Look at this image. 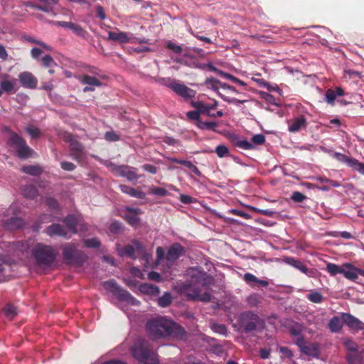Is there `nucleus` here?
I'll return each instance as SVG.
<instances>
[{
	"label": "nucleus",
	"mask_w": 364,
	"mask_h": 364,
	"mask_svg": "<svg viewBox=\"0 0 364 364\" xmlns=\"http://www.w3.org/2000/svg\"><path fill=\"white\" fill-rule=\"evenodd\" d=\"M211 328L213 331H214L216 333H220V334H226L227 333V328L223 324H217L214 323L211 326Z\"/></svg>",
	"instance_id": "52"
},
{
	"label": "nucleus",
	"mask_w": 364,
	"mask_h": 364,
	"mask_svg": "<svg viewBox=\"0 0 364 364\" xmlns=\"http://www.w3.org/2000/svg\"><path fill=\"white\" fill-rule=\"evenodd\" d=\"M60 166L62 168L66 171H73L75 168L73 163L68 161H63Z\"/></svg>",
	"instance_id": "62"
},
{
	"label": "nucleus",
	"mask_w": 364,
	"mask_h": 364,
	"mask_svg": "<svg viewBox=\"0 0 364 364\" xmlns=\"http://www.w3.org/2000/svg\"><path fill=\"white\" fill-rule=\"evenodd\" d=\"M65 141L69 143L71 154L76 159L80 158L83 150L82 144L71 134L65 136Z\"/></svg>",
	"instance_id": "18"
},
{
	"label": "nucleus",
	"mask_w": 364,
	"mask_h": 364,
	"mask_svg": "<svg viewBox=\"0 0 364 364\" xmlns=\"http://www.w3.org/2000/svg\"><path fill=\"white\" fill-rule=\"evenodd\" d=\"M0 87L3 92H5L8 94L16 91L14 90V83L12 81L7 80H4L0 82Z\"/></svg>",
	"instance_id": "35"
},
{
	"label": "nucleus",
	"mask_w": 364,
	"mask_h": 364,
	"mask_svg": "<svg viewBox=\"0 0 364 364\" xmlns=\"http://www.w3.org/2000/svg\"><path fill=\"white\" fill-rule=\"evenodd\" d=\"M18 80L25 88L36 89L38 84L37 78L30 72H21L18 75Z\"/></svg>",
	"instance_id": "14"
},
{
	"label": "nucleus",
	"mask_w": 364,
	"mask_h": 364,
	"mask_svg": "<svg viewBox=\"0 0 364 364\" xmlns=\"http://www.w3.org/2000/svg\"><path fill=\"white\" fill-rule=\"evenodd\" d=\"M9 264L4 258L0 257V282H4L7 278Z\"/></svg>",
	"instance_id": "31"
},
{
	"label": "nucleus",
	"mask_w": 364,
	"mask_h": 364,
	"mask_svg": "<svg viewBox=\"0 0 364 364\" xmlns=\"http://www.w3.org/2000/svg\"><path fill=\"white\" fill-rule=\"evenodd\" d=\"M16 206L11 205L5 212L4 215L0 216V220L9 229L20 228L23 225L22 219L16 218Z\"/></svg>",
	"instance_id": "9"
},
{
	"label": "nucleus",
	"mask_w": 364,
	"mask_h": 364,
	"mask_svg": "<svg viewBox=\"0 0 364 364\" xmlns=\"http://www.w3.org/2000/svg\"><path fill=\"white\" fill-rule=\"evenodd\" d=\"M109 39L117 41L121 43H125L129 42V38L127 34L124 32H114L109 31L108 33Z\"/></svg>",
	"instance_id": "26"
},
{
	"label": "nucleus",
	"mask_w": 364,
	"mask_h": 364,
	"mask_svg": "<svg viewBox=\"0 0 364 364\" xmlns=\"http://www.w3.org/2000/svg\"><path fill=\"white\" fill-rule=\"evenodd\" d=\"M141 213L139 208L127 207L124 212L123 217L127 223L132 226H137L139 224L138 215Z\"/></svg>",
	"instance_id": "17"
},
{
	"label": "nucleus",
	"mask_w": 364,
	"mask_h": 364,
	"mask_svg": "<svg viewBox=\"0 0 364 364\" xmlns=\"http://www.w3.org/2000/svg\"><path fill=\"white\" fill-rule=\"evenodd\" d=\"M252 210L254 212H255V213H261V214H262L264 215H266V216H268V217H272L275 214H277V212L271 210H268V209L263 210V209H259V208H255V207H252Z\"/></svg>",
	"instance_id": "51"
},
{
	"label": "nucleus",
	"mask_w": 364,
	"mask_h": 364,
	"mask_svg": "<svg viewBox=\"0 0 364 364\" xmlns=\"http://www.w3.org/2000/svg\"><path fill=\"white\" fill-rule=\"evenodd\" d=\"M347 359L350 364H360V359L355 353H349L347 355Z\"/></svg>",
	"instance_id": "54"
},
{
	"label": "nucleus",
	"mask_w": 364,
	"mask_h": 364,
	"mask_svg": "<svg viewBox=\"0 0 364 364\" xmlns=\"http://www.w3.org/2000/svg\"><path fill=\"white\" fill-rule=\"evenodd\" d=\"M36 263L41 266H50L55 259L56 252L49 245L42 243L36 244L31 250Z\"/></svg>",
	"instance_id": "5"
},
{
	"label": "nucleus",
	"mask_w": 364,
	"mask_h": 364,
	"mask_svg": "<svg viewBox=\"0 0 364 364\" xmlns=\"http://www.w3.org/2000/svg\"><path fill=\"white\" fill-rule=\"evenodd\" d=\"M26 132L31 136L32 139H38L41 136V130L33 126H28L26 127Z\"/></svg>",
	"instance_id": "42"
},
{
	"label": "nucleus",
	"mask_w": 364,
	"mask_h": 364,
	"mask_svg": "<svg viewBox=\"0 0 364 364\" xmlns=\"http://www.w3.org/2000/svg\"><path fill=\"white\" fill-rule=\"evenodd\" d=\"M358 268L355 267L350 263H345L342 265L341 274L350 280H355L358 278Z\"/></svg>",
	"instance_id": "21"
},
{
	"label": "nucleus",
	"mask_w": 364,
	"mask_h": 364,
	"mask_svg": "<svg viewBox=\"0 0 364 364\" xmlns=\"http://www.w3.org/2000/svg\"><path fill=\"white\" fill-rule=\"evenodd\" d=\"M243 279L247 284L251 286L256 284L257 282H258V278L251 273H245L243 275Z\"/></svg>",
	"instance_id": "48"
},
{
	"label": "nucleus",
	"mask_w": 364,
	"mask_h": 364,
	"mask_svg": "<svg viewBox=\"0 0 364 364\" xmlns=\"http://www.w3.org/2000/svg\"><path fill=\"white\" fill-rule=\"evenodd\" d=\"M164 250L161 247H158L156 249V264L158 265L160 262L164 259Z\"/></svg>",
	"instance_id": "59"
},
{
	"label": "nucleus",
	"mask_w": 364,
	"mask_h": 364,
	"mask_svg": "<svg viewBox=\"0 0 364 364\" xmlns=\"http://www.w3.org/2000/svg\"><path fill=\"white\" fill-rule=\"evenodd\" d=\"M55 24L60 27L71 30L75 34L82 38H86L87 36V32L79 24L70 21H56Z\"/></svg>",
	"instance_id": "15"
},
{
	"label": "nucleus",
	"mask_w": 364,
	"mask_h": 364,
	"mask_svg": "<svg viewBox=\"0 0 364 364\" xmlns=\"http://www.w3.org/2000/svg\"><path fill=\"white\" fill-rule=\"evenodd\" d=\"M149 193L158 196H164L167 195L168 191L164 188L151 187L149 190Z\"/></svg>",
	"instance_id": "49"
},
{
	"label": "nucleus",
	"mask_w": 364,
	"mask_h": 364,
	"mask_svg": "<svg viewBox=\"0 0 364 364\" xmlns=\"http://www.w3.org/2000/svg\"><path fill=\"white\" fill-rule=\"evenodd\" d=\"M239 321L245 332L255 331L257 326H259L262 323L259 317L256 314L251 311H245L241 314Z\"/></svg>",
	"instance_id": "8"
},
{
	"label": "nucleus",
	"mask_w": 364,
	"mask_h": 364,
	"mask_svg": "<svg viewBox=\"0 0 364 364\" xmlns=\"http://www.w3.org/2000/svg\"><path fill=\"white\" fill-rule=\"evenodd\" d=\"M105 139L109 141H116L119 139V136L114 132H107L105 134Z\"/></svg>",
	"instance_id": "53"
},
{
	"label": "nucleus",
	"mask_w": 364,
	"mask_h": 364,
	"mask_svg": "<svg viewBox=\"0 0 364 364\" xmlns=\"http://www.w3.org/2000/svg\"><path fill=\"white\" fill-rule=\"evenodd\" d=\"M343 343L346 348L352 353H356L358 349V345L349 338H343Z\"/></svg>",
	"instance_id": "41"
},
{
	"label": "nucleus",
	"mask_w": 364,
	"mask_h": 364,
	"mask_svg": "<svg viewBox=\"0 0 364 364\" xmlns=\"http://www.w3.org/2000/svg\"><path fill=\"white\" fill-rule=\"evenodd\" d=\"M252 141L257 145L263 144L265 142V136L262 134L254 135L252 137Z\"/></svg>",
	"instance_id": "55"
},
{
	"label": "nucleus",
	"mask_w": 364,
	"mask_h": 364,
	"mask_svg": "<svg viewBox=\"0 0 364 364\" xmlns=\"http://www.w3.org/2000/svg\"><path fill=\"white\" fill-rule=\"evenodd\" d=\"M224 82H221L220 80L215 77H208L205 81V85L208 88L212 89L226 102L229 104H235V105H240L244 104L247 102L246 100H238L237 98H230L228 97L219 92V88L221 87V84Z\"/></svg>",
	"instance_id": "10"
},
{
	"label": "nucleus",
	"mask_w": 364,
	"mask_h": 364,
	"mask_svg": "<svg viewBox=\"0 0 364 364\" xmlns=\"http://www.w3.org/2000/svg\"><path fill=\"white\" fill-rule=\"evenodd\" d=\"M307 299L313 303L320 304L323 301L324 298L321 293L313 290L307 295Z\"/></svg>",
	"instance_id": "36"
},
{
	"label": "nucleus",
	"mask_w": 364,
	"mask_h": 364,
	"mask_svg": "<svg viewBox=\"0 0 364 364\" xmlns=\"http://www.w3.org/2000/svg\"><path fill=\"white\" fill-rule=\"evenodd\" d=\"M190 280L187 282H180L176 286V289L180 294H185L188 299L199 300L208 302L211 300V294L208 291L201 293L200 287H208L214 283V279L198 267H191L187 270Z\"/></svg>",
	"instance_id": "1"
},
{
	"label": "nucleus",
	"mask_w": 364,
	"mask_h": 364,
	"mask_svg": "<svg viewBox=\"0 0 364 364\" xmlns=\"http://www.w3.org/2000/svg\"><path fill=\"white\" fill-rule=\"evenodd\" d=\"M78 79L82 84L96 87L102 85V82L97 77L88 75H81Z\"/></svg>",
	"instance_id": "27"
},
{
	"label": "nucleus",
	"mask_w": 364,
	"mask_h": 364,
	"mask_svg": "<svg viewBox=\"0 0 364 364\" xmlns=\"http://www.w3.org/2000/svg\"><path fill=\"white\" fill-rule=\"evenodd\" d=\"M110 231L114 233H117L122 230V225L118 222H114L110 225Z\"/></svg>",
	"instance_id": "63"
},
{
	"label": "nucleus",
	"mask_w": 364,
	"mask_h": 364,
	"mask_svg": "<svg viewBox=\"0 0 364 364\" xmlns=\"http://www.w3.org/2000/svg\"><path fill=\"white\" fill-rule=\"evenodd\" d=\"M22 171L32 176H38L43 172L42 168L38 165L23 166Z\"/></svg>",
	"instance_id": "33"
},
{
	"label": "nucleus",
	"mask_w": 364,
	"mask_h": 364,
	"mask_svg": "<svg viewBox=\"0 0 364 364\" xmlns=\"http://www.w3.org/2000/svg\"><path fill=\"white\" fill-rule=\"evenodd\" d=\"M66 224V229L58 224H53L46 228V232L48 235L70 237L71 235L77 232L79 230H85V225L82 223L80 216L68 215L64 220Z\"/></svg>",
	"instance_id": "4"
},
{
	"label": "nucleus",
	"mask_w": 364,
	"mask_h": 364,
	"mask_svg": "<svg viewBox=\"0 0 364 364\" xmlns=\"http://www.w3.org/2000/svg\"><path fill=\"white\" fill-rule=\"evenodd\" d=\"M104 164L110 168L114 174L127 178L129 181L136 180L139 176L136 172V168L127 166H117L111 161H104Z\"/></svg>",
	"instance_id": "7"
},
{
	"label": "nucleus",
	"mask_w": 364,
	"mask_h": 364,
	"mask_svg": "<svg viewBox=\"0 0 364 364\" xmlns=\"http://www.w3.org/2000/svg\"><path fill=\"white\" fill-rule=\"evenodd\" d=\"M328 328L332 333L339 332L343 328V323L338 316H333L328 323Z\"/></svg>",
	"instance_id": "29"
},
{
	"label": "nucleus",
	"mask_w": 364,
	"mask_h": 364,
	"mask_svg": "<svg viewBox=\"0 0 364 364\" xmlns=\"http://www.w3.org/2000/svg\"><path fill=\"white\" fill-rule=\"evenodd\" d=\"M43 4L42 5H34L33 7L39 11L44 12H50L53 11V6L57 5L58 0H39Z\"/></svg>",
	"instance_id": "24"
},
{
	"label": "nucleus",
	"mask_w": 364,
	"mask_h": 364,
	"mask_svg": "<svg viewBox=\"0 0 364 364\" xmlns=\"http://www.w3.org/2000/svg\"><path fill=\"white\" fill-rule=\"evenodd\" d=\"M347 166L352 169L358 171L360 173L364 174V164L359 162V161H344Z\"/></svg>",
	"instance_id": "38"
},
{
	"label": "nucleus",
	"mask_w": 364,
	"mask_h": 364,
	"mask_svg": "<svg viewBox=\"0 0 364 364\" xmlns=\"http://www.w3.org/2000/svg\"><path fill=\"white\" fill-rule=\"evenodd\" d=\"M96 16L101 20H105L106 18L105 9L101 5L96 6Z\"/></svg>",
	"instance_id": "58"
},
{
	"label": "nucleus",
	"mask_w": 364,
	"mask_h": 364,
	"mask_svg": "<svg viewBox=\"0 0 364 364\" xmlns=\"http://www.w3.org/2000/svg\"><path fill=\"white\" fill-rule=\"evenodd\" d=\"M103 287L107 290H109L117 294L122 300L126 301L133 305L137 303L136 299L133 298L127 291L121 289L117 282L113 279L105 282L103 283Z\"/></svg>",
	"instance_id": "11"
},
{
	"label": "nucleus",
	"mask_w": 364,
	"mask_h": 364,
	"mask_svg": "<svg viewBox=\"0 0 364 364\" xmlns=\"http://www.w3.org/2000/svg\"><path fill=\"white\" fill-rule=\"evenodd\" d=\"M279 351L287 358H291L293 357V353L291 350L287 347H280Z\"/></svg>",
	"instance_id": "64"
},
{
	"label": "nucleus",
	"mask_w": 364,
	"mask_h": 364,
	"mask_svg": "<svg viewBox=\"0 0 364 364\" xmlns=\"http://www.w3.org/2000/svg\"><path fill=\"white\" fill-rule=\"evenodd\" d=\"M183 247L179 243H174L170 247L166 255V260L168 266L173 263L183 254Z\"/></svg>",
	"instance_id": "19"
},
{
	"label": "nucleus",
	"mask_w": 364,
	"mask_h": 364,
	"mask_svg": "<svg viewBox=\"0 0 364 364\" xmlns=\"http://www.w3.org/2000/svg\"><path fill=\"white\" fill-rule=\"evenodd\" d=\"M63 257L68 263H73L80 255V252L77 250L75 244H67L63 247Z\"/></svg>",
	"instance_id": "16"
},
{
	"label": "nucleus",
	"mask_w": 364,
	"mask_h": 364,
	"mask_svg": "<svg viewBox=\"0 0 364 364\" xmlns=\"http://www.w3.org/2000/svg\"><path fill=\"white\" fill-rule=\"evenodd\" d=\"M341 317L343 323H345L349 328L355 331L363 329L362 322L351 314L343 313Z\"/></svg>",
	"instance_id": "20"
},
{
	"label": "nucleus",
	"mask_w": 364,
	"mask_h": 364,
	"mask_svg": "<svg viewBox=\"0 0 364 364\" xmlns=\"http://www.w3.org/2000/svg\"><path fill=\"white\" fill-rule=\"evenodd\" d=\"M140 291L143 293L151 295H157L159 293V289L156 286L149 284H144L141 285Z\"/></svg>",
	"instance_id": "32"
},
{
	"label": "nucleus",
	"mask_w": 364,
	"mask_h": 364,
	"mask_svg": "<svg viewBox=\"0 0 364 364\" xmlns=\"http://www.w3.org/2000/svg\"><path fill=\"white\" fill-rule=\"evenodd\" d=\"M84 244L87 247H97L100 245V242L97 238H92L85 240Z\"/></svg>",
	"instance_id": "56"
},
{
	"label": "nucleus",
	"mask_w": 364,
	"mask_h": 364,
	"mask_svg": "<svg viewBox=\"0 0 364 364\" xmlns=\"http://www.w3.org/2000/svg\"><path fill=\"white\" fill-rule=\"evenodd\" d=\"M179 164L183 165L186 168H187L191 173H194L196 176H200V172L198 169V168L193 165L191 161H175Z\"/></svg>",
	"instance_id": "37"
},
{
	"label": "nucleus",
	"mask_w": 364,
	"mask_h": 364,
	"mask_svg": "<svg viewBox=\"0 0 364 364\" xmlns=\"http://www.w3.org/2000/svg\"><path fill=\"white\" fill-rule=\"evenodd\" d=\"M22 195L29 199H33L38 196V191L33 185L25 186L21 190Z\"/></svg>",
	"instance_id": "28"
},
{
	"label": "nucleus",
	"mask_w": 364,
	"mask_h": 364,
	"mask_svg": "<svg viewBox=\"0 0 364 364\" xmlns=\"http://www.w3.org/2000/svg\"><path fill=\"white\" fill-rule=\"evenodd\" d=\"M5 130L9 132V142L15 147L17 156L21 159L32 158L34 156V151L26 144V141L16 133L9 130L8 127Z\"/></svg>",
	"instance_id": "6"
},
{
	"label": "nucleus",
	"mask_w": 364,
	"mask_h": 364,
	"mask_svg": "<svg viewBox=\"0 0 364 364\" xmlns=\"http://www.w3.org/2000/svg\"><path fill=\"white\" fill-rule=\"evenodd\" d=\"M132 355L143 364H158L159 363L157 353L152 345L146 339L139 338L135 340L131 348Z\"/></svg>",
	"instance_id": "3"
},
{
	"label": "nucleus",
	"mask_w": 364,
	"mask_h": 364,
	"mask_svg": "<svg viewBox=\"0 0 364 364\" xmlns=\"http://www.w3.org/2000/svg\"><path fill=\"white\" fill-rule=\"evenodd\" d=\"M41 63L43 67L48 68L56 65L53 58L50 55H46L41 59Z\"/></svg>",
	"instance_id": "50"
},
{
	"label": "nucleus",
	"mask_w": 364,
	"mask_h": 364,
	"mask_svg": "<svg viewBox=\"0 0 364 364\" xmlns=\"http://www.w3.org/2000/svg\"><path fill=\"white\" fill-rule=\"evenodd\" d=\"M141 249V246L139 242H136L134 246H127L124 250L120 253L122 255H126L127 257L135 258V251Z\"/></svg>",
	"instance_id": "30"
},
{
	"label": "nucleus",
	"mask_w": 364,
	"mask_h": 364,
	"mask_svg": "<svg viewBox=\"0 0 364 364\" xmlns=\"http://www.w3.org/2000/svg\"><path fill=\"white\" fill-rule=\"evenodd\" d=\"M306 126V119L304 116L296 118L292 123L289 126V131L290 132H297L301 128L305 127Z\"/></svg>",
	"instance_id": "25"
},
{
	"label": "nucleus",
	"mask_w": 364,
	"mask_h": 364,
	"mask_svg": "<svg viewBox=\"0 0 364 364\" xmlns=\"http://www.w3.org/2000/svg\"><path fill=\"white\" fill-rule=\"evenodd\" d=\"M166 48L177 54H180L184 50L182 46L177 45L171 41L167 42Z\"/></svg>",
	"instance_id": "47"
},
{
	"label": "nucleus",
	"mask_w": 364,
	"mask_h": 364,
	"mask_svg": "<svg viewBox=\"0 0 364 364\" xmlns=\"http://www.w3.org/2000/svg\"><path fill=\"white\" fill-rule=\"evenodd\" d=\"M215 152L219 158L228 156V149L225 145H219L215 149Z\"/></svg>",
	"instance_id": "45"
},
{
	"label": "nucleus",
	"mask_w": 364,
	"mask_h": 364,
	"mask_svg": "<svg viewBox=\"0 0 364 364\" xmlns=\"http://www.w3.org/2000/svg\"><path fill=\"white\" fill-rule=\"evenodd\" d=\"M326 101L330 105H333L336 98V92L332 89H328L326 92Z\"/></svg>",
	"instance_id": "46"
},
{
	"label": "nucleus",
	"mask_w": 364,
	"mask_h": 364,
	"mask_svg": "<svg viewBox=\"0 0 364 364\" xmlns=\"http://www.w3.org/2000/svg\"><path fill=\"white\" fill-rule=\"evenodd\" d=\"M172 301L171 295L166 292L158 299V304L161 307H166L171 304Z\"/></svg>",
	"instance_id": "39"
},
{
	"label": "nucleus",
	"mask_w": 364,
	"mask_h": 364,
	"mask_svg": "<svg viewBox=\"0 0 364 364\" xmlns=\"http://www.w3.org/2000/svg\"><path fill=\"white\" fill-rule=\"evenodd\" d=\"M119 188L122 192L124 193L128 194L132 197H134L136 198L144 199L146 197V194L137 189H135L132 187H129L127 185H120Z\"/></svg>",
	"instance_id": "23"
},
{
	"label": "nucleus",
	"mask_w": 364,
	"mask_h": 364,
	"mask_svg": "<svg viewBox=\"0 0 364 364\" xmlns=\"http://www.w3.org/2000/svg\"><path fill=\"white\" fill-rule=\"evenodd\" d=\"M149 336L157 340L168 336L180 337L184 334V330L179 325L164 316H156L149 319L146 324Z\"/></svg>",
	"instance_id": "2"
},
{
	"label": "nucleus",
	"mask_w": 364,
	"mask_h": 364,
	"mask_svg": "<svg viewBox=\"0 0 364 364\" xmlns=\"http://www.w3.org/2000/svg\"><path fill=\"white\" fill-rule=\"evenodd\" d=\"M191 105L196 109H198L201 114H206L212 117H221L223 116V111H218L216 113H211L210 111L216 109L218 102L214 101L212 104H205L201 101L191 102Z\"/></svg>",
	"instance_id": "12"
},
{
	"label": "nucleus",
	"mask_w": 364,
	"mask_h": 364,
	"mask_svg": "<svg viewBox=\"0 0 364 364\" xmlns=\"http://www.w3.org/2000/svg\"><path fill=\"white\" fill-rule=\"evenodd\" d=\"M326 271L330 274L331 276H335L338 274H341L342 266L340 267L333 263H327Z\"/></svg>",
	"instance_id": "40"
},
{
	"label": "nucleus",
	"mask_w": 364,
	"mask_h": 364,
	"mask_svg": "<svg viewBox=\"0 0 364 364\" xmlns=\"http://www.w3.org/2000/svg\"><path fill=\"white\" fill-rule=\"evenodd\" d=\"M163 142L168 146H171L176 148H178L181 146V143L178 139H176L171 136H166L163 139Z\"/></svg>",
	"instance_id": "43"
},
{
	"label": "nucleus",
	"mask_w": 364,
	"mask_h": 364,
	"mask_svg": "<svg viewBox=\"0 0 364 364\" xmlns=\"http://www.w3.org/2000/svg\"><path fill=\"white\" fill-rule=\"evenodd\" d=\"M306 198V196H304L300 192H294L291 196V199L295 202H302Z\"/></svg>",
	"instance_id": "61"
},
{
	"label": "nucleus",
	"mask_w": 364,
	"mask_h": 364,
	"mask_svg": "<svg viewBox=\"0 0 364 364\" xmlns=\"http://www.w3.org/2000/svg\"><path fill=\"white\" fill-rule=\"evenodd\" d=\"M284 261L287 264L299 269L301 272L309 275V270L307 267L300 260L294 257H286Z\"/></svg>",
	"instance_id": "22"
},
{
	"label": "nucleus",
	"mask_w": 364,
	"mask_h": 364,
	"mask_svg": "<svg viewBox=\"0 0 364 364\" xmlns=\"http://www.w3.org/2000/svg\"><path fill=\"white\" fill-rule=\"evenodd\" d=\"M167 86L176 94L186 100L191 99L196 95L195 90L189 88L185 85L178 83L176 81H172Z\"/></svg>",
	"instance_id": "13"
},
{
	"label": "nucleus",
	"mask_w": 364,
	"mask_h": 364,
	"mask_svg": "<svg viewBox=\"0 0 364 364\" xmlns=\"http://www.w3.org/2000/svg\"><path fill=\"white\" fill-rule=\"evenodd\" d=\"M200 114L201 112L198 109L193 110L187 112V117L189 119L198 121L200 119Z\"/></svg>",
	"instance_id": "57"
},
{
	"label": "nucleus",
	"mask_w": 364,
	"mask_h": 364,
	"mask_svg": "<svg viewBox=\"0 0 364 364\" xmlns=\"http://www.w3.org/2000/svg\"><path fill=\"white\" fill-rule=\"evenodd\" d=\"M4 316L9 320H12L17 315V310L12 304H7L3 309Z\"/></svg>",
	"instance_id": "34"
},
{
	"label": "nucleus",
	"mask_w": 364,
	"mask_h": 364,
	"mask_svg": "<svg viewBox=\"0 0 364 364\" xmlns=\"http://www.w3.org/2000/svg\"><path fill=\"white\" fill-rule=\"evenodd\" d=\"M303 327L301 324L295 323L289 327V332L291 336H296L301 334Z\"/></svg>",
	"instance_id": "44"
},
{
	"label": "nucleus",
	"mask_w": 364,
	"mask_h": 364,
	"mask_svg": "<svg viewBox=\"0 0 364 364\" xmlns=\"http://www.w3.org/2000/svg\"><path fill=\"white\" fill-rule=\"evenodd\" d=\"M237 146L244 149H251L253 145L247 140H241L237 142Z\"/></svg>",
	"instance_id": "60"
}]
</instances>
